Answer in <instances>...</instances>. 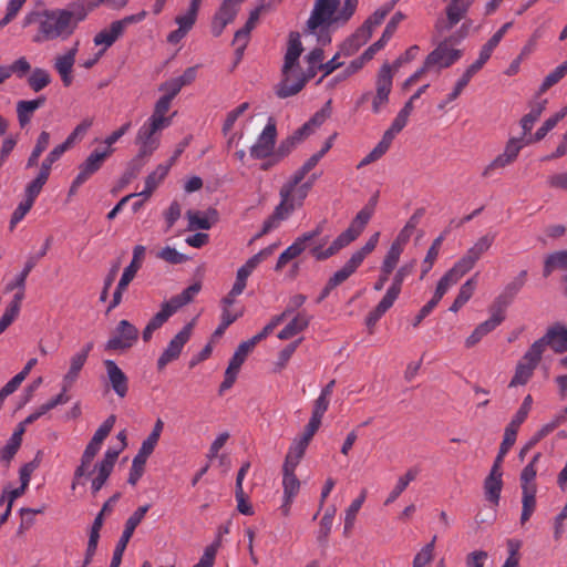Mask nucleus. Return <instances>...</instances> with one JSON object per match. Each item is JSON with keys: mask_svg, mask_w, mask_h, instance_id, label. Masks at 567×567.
<instances>
[{"mask_svg": "<svg viewBox=\"0 0 567 567\" xmlns=\"http://www.w3.org/2000/svg\"><path fill=\"white\" fill-rule=\"evenodd\" d=\"M83 20V9L69 4L62 9L32 10L23 17L22 27L27 28L35 23L38 27L32 42L41 44L48 41L68 40Z\"/></svg>", "mask_w": 567, "mask_h": 567, "instance_id": "f257e3e1", "label": "nucleus"}, {"mask_svg": "<svg viewBox=\"0 0 567 567\" xmlns=\"http://www.w3.org/2000/svg\"><path fill=\"white\" fill-rule=\"evenodd\" d=\"M359 0H315L307 21L306 34L313 35L318 44L331 42V32L343 28L354 16Z\"/></svg>", "mask_w": 567, "mask_h": 567, "instance_id": "f03ea898", "label": "nucleus"}, {"mask_svg": "<svg viewBox=\"0 0 567 567\" xmlns=\"http://www.w3.org/2000/svg\"><path fill=\"white\" fill-rule=\"evenodd\" d=\"M302 51L300 34L291 33L281 69V80L275 86V93L280 99L298 94L306 83L313 78L309 75L308 69L303 71L300 66L299 58Z\"/></svg>", "mask_w": 567, "mask_h": 567, "instance_id": "7ed1b4c3", "label": "nucleus"}, {"mask_svg": "<svg viewBox=\"0 0 567 567\" xmlns=\"http://www.w3.org/2000/svg\"><path fill=\"white\" fill-rule=\"evenodd\" d=\"M316 179L317 176L312 175L301 185H293L285 182L279 189L280 202L275 207L272 214L264 221L261 231L257 235V237L277 229L281 223L287 220L297 208H300L303 205V202L312 188Z\"/></svg>", "mask_w": 567, "mask_h": 567, "instance_id": "20e7f679", "label": "nucleus"}, {"mask_svg": "<svg viewBox=\"0 0 567 567\" xmlns=\"http://www.w3.org/2000/svg\"><path fill=\"white\" fill-rule=\"evenodd\" d=\"M374 213V204L364 206L353 218L350 226L342 231L327 248V238H322L311 248V256L317 260H327L354 241L363 231Z\"/></svg>", "mask_w": 567, "mask_h": 567, "instance_id": "39448f33", "label": "nucleus"}, {"mask_svg": "<svg viewBox=\"0 0 567 567\" xmlns=\"http://www.w3.org/2000/svg\"><path fill=\"white\" fill-rule=\"evenodd\" d=\"M396 0H392L389 3L377 9L364 23L341 45V53L346 56H350L355 53L367 41L371 38L373 29L380 25L385 17L392 11Z\"/></svg>", "mask_w": 567, "mask_h": 567, "instance_id": "423d86ee", "label": "nucleus"}, {"mask_svg": "<svg viewBox=\"0 0 567 567\" xmlns=\"http://www.w3.org/2000/svg\"><path fill=\"white\" fill-rule=\"evenodd\" d=\"M393 85V72L389 63H384L377 75L375 93L364 92L358 100L357 106L363 105L371 99V110L374 114L381 113L389 104V96Z\"/></svg>", "mask_w": 567, "mask_h": 567, "instance_id": "0eeeda50", "label": "nucleus"}, {"mask_svg": "<svg viewBox=\"0 0 567 567\" xmlns=\"http://www.w3.org/2000/svg\"><path fill=\"white\" fill-rule=\"evenodd\" d=\"M166 126L146 118L140 126L135 136V145L137 146V158L150 157L161 146L162 132Z\"/></svg>", "mask_w": 567, "mask_h": 567, "instance_id": "6e6552de", "label": "nucleus"}, {"mask_svg": "<svg viewBox=\"0 0 567 567\" xmlns=\"http://www.w3.org/2000/svg\"><path fill=\"white\" fill-rule=\"evenodd\" d=\"M146 16L147 12L142 10L138 13L130 14L121 20L113 21L109 28H105L97 32L93 38V42L96 47H101L99 52L104 54L106 50L111 48L116 42V40L123 35L127 25L143 21L146 18Z\"/></svg>", "mask_w": 567, "mask_h": 567, "instance_id": "1a4fd4ad", "label": "nucleus"}, {"mask_svg": "<svg viewBox=\"0 0 567 567\" xmlns=\"http://www.w3.org/2000/svg\"><path fill=\"white\" fill-rule=\"evenodd\" d=\"M532 144V138L525 136L509 137L501 154H498L482 172L484 177H489L495 171L512 165L518 157L519 152Z\"/></svg>", "mask_w": 567, "mask_h": 567, "instance_id": "9d476101", "label": "nucleus"}, {"mask_svg": "<svg viewBox=\"0 0 567 567\" xmlns=\"http://www.w3.org/2000/svg\"><path fill=\"white\" fill-rule=\"evenodd\" d=\"M114 152L113 148L94 150L79 166V173L72 182L71 192H75L92 175L103 166L104 162Z\"/></svg>", "mask_w": 567, "mask_h": 567, "instance_id": "9b49d317", "label": "nucleus"}, {"mask_svg": "<svg viewBox=\"0 0 567 567\" xmlns=\"http://www.w3.org/2000/svg\"><path fill=\"white\" fill-rule=\"evenodd\" d=\"M462 55L463 52L453 48L451 40L445 39L426 56V66H431L432 69L440 71L453 65L462 58Z\"/></svg>", "mask_w": 567, "mask_h": 567, "instance_id": "f8f14e48", "label": "nucleus"}, {"mask_svg": "<svg viewBox=\"0 0 567 567\" xmlns=\"http://www.w3.org/2000/svg\"><path fill=\"white\" fill-rule=\"evenodd\" d=\"M79 45V41H75L72 47L56 54L53 59V69L60 76L64 87H69L73 83V68L76 62Z\"/></svg>", "mask_w": 567, "mask_h": 567, "instance_id": "ddd939ff", "label": "nucleus"}, {"mask_svg": "<svg viewBox=\"0 0 567 567\" xmlns=\"http://www.w3.org/2000/svg\"><path fill=\"white\" fill-rule=\"evenodd\" d=\"M537 347V352L543 355L547 346H549L556 353L567 352V327L561 323H555L549 327L540 339L536 340L533 344Z\"/></svg>", "mask_w": 567, "mask_h": 567, "instance_id": "4468645a", "label": "nucleus"}, {"mask_svg": "<svg viewBox=\"0 0 567 567\" xmlns=\"http://www.w3.org/2000/svg\"><path fill=\"white\" fill-rule=\"evenodd\" d=\"M277 127L274 118H269L266 126L250 147V156L255 159H264L275 153Z\"/></svg>", "mask_w": 567, "mask_h": 567, "instance_id": "2eb2a0df", "label": "nucleus"}, {"mask_svg": "<svg viewBox=\"0 0 567 567\" xmlns=\"http://www.w3.org/2000/svg\"><path fill=\"white\" fill-rule=\"evenodd\" d=\"M138 330L127 320H121L112 338L105 343V350L117 351L133 347L137 341Z\"/></svg>", "mask_w": 567, "mask_h": 567, "instance_id": "dca6fc26", "label": "nucleus"}, {"mask_svg": "<svg viewBox=\"0 0 567 567\" xmlns=\"http://www.w3.org/2000/svg\"><path fill=\"white\" fill-rule=\"evenodd\" d=\"M542 355L537 352V347L533 346L526 351L524 357L516 365L515 374L509 382V386H518L526 384L532 378L534 370L538 365Z\"/></svg>", "mask_w": 567, "mask_h": 567, "instance_id": "f3484780", "label": "nucleus"}, {"mask_svg": "<svg viewBox=\"0 0 567 567\" xmlns=\"http://www.w3.org/2000/svg\"><path fill=\"white\" fill-rule=\"evenodd\" d=\"M193 323H187L168 343L157 360V368L164 369L169 362L176 360L192 334Z\"/></svg>", "mask_w": 567, "mask_h": 567, "instance_id": "a211bd4d", "label": "nucleus"}, {"mask_svg": "<svg viewBox=\"0 0 567 567\" xmlns=\"http://www.w3.org/2000/svg\"><path fill=\"white\" fill-rule=\"evenodd\" d=\"M245 0H224L214 16L212 22V33L219 37L227 24L231 23Z\"/></svg>", "mask_w": 567, "mask_h": 567, "instance_id": "6ab92c4d", "label": "nucleus"}, {"mask_svg": "<svg viewBox=\"0 0 567 567\" xmlns=\"http://www.w3.org/2000/svg\"><path fill=\"white\" fill-rule=\"evenodd\" d=\"M445 14L446 19L437 22V28L441 31H450L454 28L466 14L470 7L475 0H445Z\"/></svg>", "mask_w": 567, "mask_h": 567, "instance_id": "aec40b11", "label": "nucleus"}, {"mask_svg": "<svg viewBox=\"0 0 567 567\" xmlns=\"http://www.w3.org/2000/svg\"><path fill=\"white\" fill-rule=\"evenodd\" d=\"M495 240V235L486 234L478 238L476 243L467 249L465 255L456 262L466 274L475 266L480 258L491 248Z\"/></svg>", "mask_w": 567, "mask_h": 567, "instance_id": "412c9836", "label": "nucleus"}, {"mask_svg": "<svg viewBox=\"0 0 567 567\" xmlns=\"http://www.w3.org/2000/svg\"><path fill=\"white\" fill-rule=\"evenodd\" d=\"M103 365L105 368L109 384L114 393L121 399L125 398L128 393L127 375L114 360L106 359L103 361Z\"/></svg>", "mask_w": 567, "mask_h": 567, "instance_id": "4be33fe9", "label": "nucleus"}, {"mask_svg": "<svg viewBox=\"0 0 567 567\" xmlns=\"http://www.w3.org/2000/svg\"><path fill=\"white\" fill-rule=\"evenodd\" d=\"M199 9L188 6L187 10L175 18L178 28L167 35L172 44L179 43L194 27Z\"/></svg>", "mask_w": 567, "mask_h": 567, "instance_id": "5701e85b", "label": "nucleus"}, {"mask_svg": "<svg viewBox=\"0 0 567 567\" xmlns=\"http://www.w3.org/2000/svg\"><path fill=\"white\" fill-rule=\"evenodd\" d=\"M505 319L502 309L492 311L491 317L484 322L480 323L474 331L466 338L465 347L472 348L477 344L486 334L495 330Z\"/></svg>", "mask_w": 567, "mask_h": 567, "instance_id": "b1692460", "label": "nucleus"}, {"mask_svg": "<svg viewBox=\"0 0 567 567\" xmlns=\"http://www.w3.org/2000/svg\"><path fill=\"white\" fill-rule=\"evenodd\" d=\"M265 10V6L260 4L254 10L250 11L249 18L244 28L239 29L234 37V44L236 45V52L238 56H241L248 40L251 30L256 27L259 21L261 12Z\"/></svg>", "mask_w": 567, "mask_h": 567, "instance_id": "393cba45", "label": "nucleus"}, {"mask_svg": "<svg viewBox=\"0 0 567 567\" xmlns=\"http://www.w3.org/2000/svg\"><path fill=\"white\" fill-rule=\"evenodd\" d=\"M466 272L455 262L454 266L440 279L432 299L437 303L443 296L458 282Z\"/></svg>", "mask_w": 567, "mask_h": 567, "instance_id": "a878e982", "label": "nucleus"}, {"mask_svg": "<svg viewBox=\"0 0 567 567\" xmlns=\"http://www.w3.org/2000/svg\"><path fill=\"white\" fill-rule=\"evenodd\" d=\"M526 276L527 271L522 270L514 280H512L504 287L503 291L495 300V305L498 307V309H501L502 307H507L513 301L515 296L525 285Z\"/></svg>", "mask_w": 567, "mask_h": 567, "instance_id": "bb28decb", "label": "nucleus"}, {"mask_svg": "<svg viewBox=\"0 0 567 567\" xmlns=\"http://www.w3.org/2000/svg\"><path fill=\"white\" fill-rule=\"evenodd\" d=\"M313 246L315 245L311 246L307 241V237H303L302 235L298 236L295 241L280 254L277 260L276 270L282 269L290 260L300 256L308 247L311 249Z\"/></svg>", "mask_w": 567, "mask_h": 567, "instance_id": "cd10ccee", "label": "nucleus"}, {"mask_svg": "<svg viewBox=\"0 0 567 567\" xmlns=\"http://www.w3.org/2000/svg\"><path fill=\"white\" fill-rule=\"evenodd\" d=\"M146 248L142 245H137L133 249V258L130 265L124 269L121 276V288L127 287L130 282L134 279L136 272L140 270Z\"/></svg>", "mask_w": 567, "mask_h": 567, "instance_id": "c85d7f7f", "label": "nucleus"}, {"mask_svg": "<svg viewBox=\"0 0 567 567\" xmlns=\"http://www.w3.org/2000/svg\"><path fill=\"white\" fill-rule=\"evenodd\" d=\"M172 102L173 101L161 96L155 102L154 109H153L151 115L148 116V118H151L166 127H169L172 125L173 118L176 114L175 112L172 114H168L171 106H172Z\"/></svg>", "mask_w": 567, "mask_h": 567, "instance_id": "c756f323", "label": "nucleus"}, {"mask_svg": "<svg viewBox=\"0 0 567 567\" xmlns=\"http://www.w3.org/2000/svg\"><path fill=\"white\" fill-rule=\"evenodd\" d=\"M86 360H84V354L74 353L69 360L68 371L64 373L62 381L63 390L71 389L73 384L78 381L81 370L85 365Z\"/></svg>", "mask_w": 567, "mask_h": 567, "instance_id": "7c9ffc66", "label": "nucleus"}, {"mask_svg": "<svg viewBox=\"0 0 567 567\" xmlns=\"http://www.w3.org/2000/svg\"><path fill=\"white\" fill-rule=\"evenodd\" d=\"M188 227L189 229H209L213 224L217 220L216 210H212L209 213H202L198 210H188Z\"/></svg>", "mask_w": 567, "mask_h": 567, "instance_id": "2f4dec72", "label": "nucleus"}, {"mask_svg": "<svg viewBox=\"0 0 567 567\" xmlns=\"http://www.w3.org/2000/svg\"><path fill=\"white\" fill-rule=\"evenodd\" d=\"M309 316L306 312L297 313L290 322L278 333L280 340H288L302 332L309 324Z\"/></svg>", "mask_w": 567, "mask_h": 567, "instance_id": "473e14b6", "label": "nucleus"}, {"mask_svg": "<svg viewBox=\"0 0 567 567\" xmlns=\"http://www.w3.org/2000/svg\"><path fill=\"white\" fill-rule=\"evenodd\" d=\"M419 468L417 467H411L409 468L405 474L401 475L392 491L389 493L384 504L389 505L396 501V498L405 491V488L409 486L411 482H413L416 476L419 475Z\"/></svg>", "mask_w": 567, "mask_h": 567, "instance_id": "72a5a7b5", "label": "nucleus"}, {"mask_svg": "<svg viewBox=\"0 0 567 567\" xmlns=\"http://www.w3.org/2000/svg\"><path fill=\"white\" fill-rule=\"evenodd\" d=\"M423 216V209H417L406 221L404 227L400 230L396 238L393 240L392 244L401 247L404 249L405 245L409 243L412 234L414 233L415 228L417 227L421 217Z\"/></svg>", "mask_w": 567, "mask_h": 567, "instance_id": "f704fd0d", "label": "nucleus"}, {"mask_svg": "<svg viewBox=\"0 0 567 567\" xmlns=\"http://www.w3.org/2000/svg\"><path fill=\"white\" fill-rule=\"evenodd\" d=\"M546 100H543L540 102H537L530 106L529 112L524 115L520 120V126L523 130L522 136L529 137V133L534 127V124L538 121L542 113L544 112L546 107Z\"/></svg>", "mask_w": 567, "mask_h": 567, "instance_id": "c9c22d12", "label": "nucleus"}, {"mask_svg": "<svg viewBox=\"0 0 567 567\" xmlns=\"http://www.w3.org/2000/svg\"><path fill=\"white\" fill-rule=\"evenodd\" d=\"M43 103L44 97H39L29 101H19L17 103V114L20 125L25 126L30 122L34 111H37Z\"/></svg>", "mask_w": 567, "mask_h": 567, "instance_id": "e433bc0d", "label": "nucleus"}, {"mask_svg": "<svg viewBox=\"0 0 567 567\" xmlns=\"http://www.w3.org/2000/svg\"><path fill=\"white\" fill-rule=\"evenodd\" d=\"M503 488L502 476L487 475L484 481V494L485 498L494 506H497L501 498V492Z\"/></svg>", "mask_w": 567, "mask_h": 567, "instance_id": "4c0bfd02", "label": "nucleus"}, {"mask_svg": "<svg viewBox=\"0 0 567 567\" xmlns=\"http://www.w3.org/2000/svg\"><path fill=\"white\" fill-rule=\"evenodd\" d=\"M52 81L48 70L34 68L27 79V83L33 92H40L45 89Z\"/></svg>", "mask_w": 567, "mask_h": 567, "instance_id": "58836bf2", "label": "nucleus"}, {"mask_svg": "<svg viewBox=\"0 0 567 567\" xmlns=\"http://www.w3.org/2000/svg\"><path fill=\"white\" fill-rule=\"evenodd\" d=\"M542 454L536 453L532 461L523 468L520 473V487L522 489H537L535 478L537 474L536 463L539 461Z\"/></svg>", "mask_w": 567, "mask_h": 567, "instance_id": "ea45409f", "label": "nucleus"}, {"mask_svg": "<svg viewBox=\"0 0 567 567\" xmlns=\"http://www.w3.org/2000/svg\"><path fill=\"white\" fill-rule=\"evenodd\" d=\"M21 296H13L0 318V334L17 319L21 308Z\"/></svg>", "mask_w": 567, "mask_h": 567, "instance_id": "a19ab883", "label": "nucleus"}, {"mask_svg": "<svg viewBox=\"0 0 567 567\" xmlns=\"http://www.w3.org/2000/svg\"><path fill=\"white\" fill-rule=\"evenodd\" d=\"M150 508H151V505L150 504H145V505H142V506L137 507L130 515V517L125 522L124 529H123V533H122L123 535H125V538L126 537L132 538L136 527L145 518V516H146L147 512L150 511Z\"/></svg>", "mask_w": 567, "mask_h": 567, "instance_id": "79ce46f5", "label": "nucleus"}, {"mask_svg": "<svg viewBox=\"0 0 567 567\" xmlns=\"http://www.w3.org/2000/svg\"><path fill=\"white\" fill-rule=\"evenodd\" d=\"M567 115V106L563 107L558 113L547 118L543 125L536 131V133L528 138H532V143L542 141L556 125Z\"/></svg>", "mask_w": 567, "mask_h": 567, "instance_id": "37998d69", "label": "nucleus"}, {"mask_svg": "<svg viewBox=\"0 0 567 567\" xmlns=\"http://www.w3.org/2000/svg\"><path fill=\"white\" fill-rule=\"evenodd\" d=\"M200 289L202 285L199 282H195L184 289L179 295L172 297L168 302L177 311L183 306L189 303Z\"/></svg>", "mask_w": 567, "mask_h": 567, "instance_id": "c03bdc74", "label": "nucleus"}, {"mask_svg": "<svg viewBox=\"0 0 567 567\" xmlns=\"http://www.w3.org/2000/svg\"><path fill=\"white\" fill-rule=\"evenodd\" d=\"M367 497V491L363 489L358 498H355L350 506L346 509L344 515V534H348L355 522V517L360 508L362 507Z\"/></svg>", "mask_w": 567, "mask_h": 567, "instance_id": "a18cd8bd", "label": "nucleus"}, {"mask_svg": "<svg viewBox=\"0 0 567 567\" xmlns=\"http://www.w3.org/2000/svg\"><path fill=\"white\" fill-rule=\"evenodd\" d=\"M557 268L567 269V250L547 256L544 265V277H548Z\"/></svg>", "mask_w": 567, "mask_h": 567, "instance_id": "49530a36", "label": "nucleus"}, {"mask_svg": "<svg viewBox=\"0 0 567 567\" xmlns=\"http://www.w3.org/2000/svg\"><path fill=\"white\" fill-rule=\"evenodd\" d=\"M391 143L392 141L383 135L381 141L377 144V146L361 159V162L358 164V168L367 166L381 158L390 148Z\"/></svg>", "mask_w": 567, "mask_h": 567, "instance_id": "de8ad7c7", "label": "nucleus"}, {"mask_svg": "<svg viewBox=\"0 0 567 567\" xmlns=\"http://www.w3.org/2000/svg\"><path fill=\"white\" fill-rule=\"evenodd\" d=\"M391 143L392 141L383 135L381 141L377 144V146L361 159V162L358 164V168L367 166L381 158L390 148Z\"/></svg>", "mask_w": 567, "mask_h": 567, "instance_id": "09e8293b", "label": "nucleus"}, {"mask_svg": "<svg viewBox=\"0 0 567 567\" xmlns=\"http://www.w3.org/2000/svg\"><path fill=\"white\" fill-rule=\"evenodd\" d=\"M536 492L537 489H522V515H520V523L525 524L530 516L533 515L535 507H536Z\"/></svg>", "mask_w": 567, "mask_h": 567, "instance_id": "8fccbe9b", "label": "nucleus"}, {"mask_svg": "<svg viewBox=\"0 0 567 567\" xmlns=\"http://www.w3.org/2000/svg\"><path fill=\"white\" fill-rule=\"evenodd\" d=\"M403 250H404L403 248H401L394 244H391L389 250L386 251V254L383 258L382 265H381L382 274H391L395 269Z\"/></svg>", "mask_w": 567, "mask_h": 567, "instance_id": "3c124183", "label": "nucleus"}, {"mask_svg": "<svg viewBox=\"0 0 567 567\" xmlns=\"http://www.w3.org/2000/svg\"><path fill=\"white\" fill-rule=\"evenodd\" d=\"M435 542L436 536L421 548V550L414 556L412 567H427L434 557Z\"/></svg>", "mask_w": 567, "mask_h": 567, "instance_id": "603ef678", "label": "nucleus"}, {"mask_svg": "<svg viewBox=\"0 0 567 567\" xmlns=\"http://www.w3.org/2000/svg\"><path fill=\"white\" fill-rule=\"evenodd\" d=\"M525 422L520 415H514L509 424L505 427L503 442L501 445L511 449L516 441L517 432L519 426Z\"/></svg>", "mask_w": 567, "mask_h": 567, "instance_id": "864d4df0", "label": "nucleus"}, {"mask_svg": "<svg viewBox=\"0 0 567 567\" xmlns=\"http://www.w3.org/2000/svg\"><path fill=\"white\" fill-rule=\"evenodd\" d=\"M93 120L84 118L80 124L75 126L72 133L62 143L68 150L71 148L76 142H80L89 128L92 126Z\"/></svg>", "mask_w": 567, "mask_h": 567, "instance_id": "5fc2aeb1", "label": "nucleus"}, {"mask_svg": "<svg viewBox=\"0 0 567 567\" xmlns=\"http://www.w3.org/2000/svg\"><path fill=\"white\" fill-rule=\"evenodd\" d=\"M49 143H50V134L48 132L43 131L39 135L35 146L28 158L27 167H33L38 164L40 155L43 153L44 150H47V147L49 146Z\"/></svg>", "mask_w": 567, "mask_h": 567, "instance_id": "6e6d98bb", "label": "nucleus"}, {"mask_svg": "<svg viewBox=\"0 0 567 567\" xmlns=\"http://www.w3.org/2000/svg\"><path fill=\"white\" fill-rule=\"evenodd\" d=\"M334 515H336V507L332 506V507L328 508L327 512L324 513V515L322 516V518L320 520V525H319V530L317 534V539L320 543H324L327 540V538L331 532V528H332Z\"/></svg>", "mask_w": 567, "mask_h": 567, "instance_id": "4d7b16f0", "label": "nucleus"}, {"mask_svg": "<svg viewBox=\"0 0 567 567\" xmlns=\"http://www.w3.org/2000/svg\"><path fill=\"white\" fill-rule=\"evenodd\" d=\"M249 107V104L247 102L241 103L234 110L229 111L226 115V118L223 124V133L225 136L230 135L235 123L241 116Z\"/></svg>", "mask_w": 567, "mask_h": 567, "instance_id": "13d9d810", "label": "nucleus"}, {"mask_svg": "<svg viewBox=\"0 0 567 567\" xmlns=\"http://www.w3.org/2000/svg\"><path fill=\"white\" fill-rule=\"evenodd\" d=\"M93 460H94L93 456L83 452L82 457H81V463L74 471L73 482L71 485L72 489H75L81 477L90 476L93 473V471L91 470Z\"/></svg>", "mask_w": 567, "mask_h": 567, "instance_id": "bf43d9fd", "label": "nucleus"}, {"mask_svg": "<svg viewBox=\"0 0 567 567\" xmlns=\"http://www.w3.org/2000/svg\"><path fill=\"white\" fill-rule=\"evenodd\" d=\"M49 176L42 172H39L38 176L27 185L25 187V199L34 204L35 198L40 194L42 187L47 183Z\"/></svg>", "mask_w": 567, "mask_h": 567, "instance_id": "052dcab7", "label": "nucleus"}, {"mask_svg": "<svg viewBox=\"0 0 567 567\" xmlns=\"http://www.w3.org/2000/svg\"><path fill=\"white\" fill-rule=\"evenodd\" d=\"M176 310L169 305L168 301L164 302L161 310L148 321V324L155 330L159 329Z\"/></svg>", "mask_w": 567, "mask_h": 567, "instance_id": "680f3d73", "label": "nucleus"}, {"mask_svg": "<svg viewBox=\"0 0 567 567\" xmlns=\"http://www.w3.org/2000/svg\"><path fill=\"white\" fill-rule=\"evenodd\" d=\"M68 151L63 144L56 145L43 159L40 172L50 176L52 165Z\"/></svg>", "mask_w": 567, "mask_h": 567, "instance_id": "e2e57ef3", "label": "nucleus"}, {"mask_svg": "<svg viewBox=\"0 0 567 567\" xmlns=\"http://www.w3.org/2000/svg\"><path fill=\"white\" fill-rule=\"evenodd\" d=\"M298 144L299 143L291 135L282 140L279 143L278 147L275 150L274 163H278L285 157H287L296 148Z\"/></svg>", "mask_w": 567, "mask_h": 567, "instance_id": "0e129e2a", "label": "nucleus"}, {"mask_svg": "<svg viewBox=\"0 0 567 567\" xmlns=\"http://www.w3.org/2000/svg\"><path fill=\"white\" fill-rule=\"evenodd\" d=\"M564 420L565 416L559 415L554 421L543 425L529 440V446H535L540 440L550 434Z\"/></svg>", "mask_w": 567, "mask_h": 567, "instance_id": "69168bd1", "label": "nucleus"}, {"mask_svg": "<svg viewBox=\"0 0 567 567\" xmlns=\"http://www.w3.org/2000/svg\"><path fill=\"white\" fill-rule=\"evenodd\" d=\"M567 74V64L564 62L555 68L543 81L542 90L546 91L558 83Z\"/></svg>", "mask_w": 567, "mask_h": 567, "instance_id": "338daca9", "label": "nucleus"}, {"mask_svg": "<svg viewBox=\"0 0 567 567\" xmlns=\"http://www.w3.org/2000/svg\"><path fill=\"white\" fill-rule=\"evenodd\" d=\"M218 548L219 540H215L213 544L205 548L204 554L199 558V561L193 567H213Z\"/></svg>", "mask_w": 567, "mask_h": 567, "instance_id": "774afa93", "label": "nucleus"}]
</instances>
